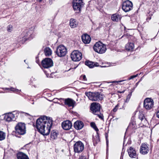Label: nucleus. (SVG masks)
<instances>
[{
    "label": "nucleus",
    "instance_id": "f257e3e1",
    "mask_svg": "<svg viewBox=\"0 0 159 159\" xmlns=\"http://www.w3.org/2000/svg\"><path fill=\"white\" fill-rule=\"evenodd\" d=\"M52 125V118L43 116L37 119L36 122V127L41 134L43 135H48L50 133Z\"/></svg>",
    "mask_w": 159,
    "mask_h": 159
},
{
    "label": "nucleus",
    "instance_id": "f03ea898",
    "mask_svg": "<svg viewBox=\"0 0 159 159\" xmlns=\"http://www.w3.org/2000/svg\"><path fill=\"white\" fill-rule=\"evenodd\" d=\"M85 94L89 100L92 101H99L103 98V95L99 92H85Z\"/></svg>",
    "mask_w": 159,
    "mask_h": 159
},
{
    "label": "nucleus",
    "instance_id": "7ed1b4c3",
    "mask_svg": "<svg viewBox=\"0 0 159 159\" xmlns=\"http://www.w3.org/2000/svg\"><path fill=\"white\" fill-rule=\"evenodd\" d=\"M100 105L97 102H94L91 104L90 109L93 113L98 116L99 118L102 120L103 119V116L100 112Z\"/></svg>",
    "mask_w": 159,
    "mask_h": 159
},
{
    "label": "nucleus",
    "instance_id": "20e7f679",
    "mask_svg": "<svg viewBox=\"0 0 159 159\" xmlns=\"http://www.w3.org/2000/svg\"><path fill=\"white\" fill-rule=\"evenodd\" d=\"M94 50L100 54L105 52L107 50L106 45L100 42H96L93 46Z\"/></svg>",
    "mask_w": 159,
    "mask_h": 159
},
{
    "label": "nucleus",
    "instance_id": "39448f33",
    "mask_svg": "<svg viewBox=\"0 0 159 159\" xmlns=\"http://www.w3.org/2000/svg\"><path fill=\"white\" fill-rule=\"evenodd\" d=\"M16 134L23 135L26 133L25 125L24 123H18L15 127Z\"/></svg>",
    "mask_w": 159,
    "mask_h": 159
},
{
    "label": "nucleus",
    "instance_id": "423d86ee",
    "mask_svg": "<svg viewBox=\"0 0 159 159\" xmlns=\"http://www.w3.org/2000/svg\"><path fill=\"white\" fill-rule=\"evenodd\" d=\"M33 33V30L32 29H30L25 30L22 34L23 39L25 41L28 39L30 40L34 37Z\"/></svg>",
    "mask_w": 159,
    "mask_h": 159
},
{
    "label": "nucleus",
    "instance_id": "0eeeda50",
    "mask_svg": "<svg viewBox=\"0 0 159 159\" xmlns=\"http://www.w3.org/2000/svg\"><path fill=\"white\" fill-rule=\"evenodd\" d=\"M72 60L74 61H80L82 57V53L78 50H74L71 53L70 55Z\"/></svg>",
    "mask_w": 159,
    "mask_h": 159
},
{
    "label": "nucleus",
    "instance_id": "6e6552de",
    "mask_svg": "<svg viewBox=\"0 0 159 159\" xmlns=\"http://www.w3.org/2000/svg\"><path fill=\"white\" fill-rule=\"evenodd\" d=\"M56 54L59 57H64L67 53V49L63 45L58 46L55 51Z\"/></svg>",
    "mask_w": 159,
    "mask_h": 159
},
{
    "label": "nucleus",
    "instance_id": "1a4fd4ad",
    "mask_svg": "<svg viewBox=\"0 0 159 159\" xmlns=\"http://www.w3.org/2000/svg\"><path fill=\"white\" fill-rule=\"evenodd\" d=\"M84 3L82 0H73V7L75 11L80 12L82 7L84 6Z\"/></svg>",
    "mask_w": 159,
    "mask_h": 159
},
{
    "label": "nucleus",
    "instance_id": "9d476101",
    "mask_svg": "<svg viewBox=\"0 0 159 159\" xmlns=\"http://www.w3.org/2000/svg\"><path fill=\"white\" fill-rule=\"evenodd\" d=\"M133 7L132 3L129 0L124 2L122 4V10L125 12L129 11L132 9Z\"/></svg>",
    "mask_w": 159,
    "mask_h": 159
},
{
    "label": "nucleus",
    "instance_id": "9b49d317",
    "mask_svg": "<svg viewBox=\"0 0 159 159\" xmlns=\"http://www.w3.org/2000/svg\"><path fill=\"white\" fill-rule=\"evenodd\" d=\"M84 144L81 141H78L74 145V150L75 152L80 153L84 149Z\"/></svg>",
    "mask_w": 159,
    "mask_h": 159
},
{
    "label": "nucleus",
    "instance_id": "f8f14e48",
    "mask_svg": "<svg viewBox=\"0 0 159 159\" xmlns=\"http://www.w3.org/2000/svg\"><path fill=\"white\" fill-rule=\"evenodd\" d=\"M43 67L48 69L53 66V63L52 60L49 58H46L42 61Z\"/></svg>",
    "mask_w": 159,
    "mask_h": 159
},
{
    "label": "nucleus",
    "instance_id": "ddd939ff",
    "mask_svg": "<svg viewBox=\"0 0 159 159\" xmlns=\"http://www.w3.org/2000/svg\"><path fill=\"white\" fill-rule=\"evenodd\" d=\"M153 106V102L151 99L147 98L144 100L143 102V106L147 110L151 109Z\"/></svg>",
    "mask_w": 159,
    "mask_h": 159
},
{
    "label": "nucleus",
    "instance_id": "4468645a",
    "mask_svg": "<svg viewBox=\"0 0 159 159\" xmlns=\"http://www.w3.org/2000/svg\"><path fill=\"white\" fill-rule=\"evenodd\" d=\"M59 100H61V102L63 101L64 102L65 104L67 105L68 107H74L75 105V102L73 100L70 98H61Z\"/></svg>",
    "mask_w": 159,
    "mask_h": 159
},
{
    "label": "nucleus",
    "instance_id": "2eb2a0df",
    "mask_svg": "<svg viewBox=\"0 0 159 159\" xmlns=\"http://www.w3.org/2000/svg\"><path fill=\"white\" fill-rule=\"evenodd\" d=\"M148 146V144L146 143L141 144L140 149V153L144 155L148 154L149 151Z\"/></svg>",
    "mask_w": 159,
    "mask_h": 159
},
{
    "label": "nucleus",
    "instance_id": "dca6fc26",
    "mask_svg": "<svg viewBox=\"0 0 159 159\" xmlns=\"http://www.w3.org/2000/svg\"><path fill=\"white\" fill-rule=\"evenodd\" d=\"M61 126L64 129L68 130L71 128L72 124L69 120L64 121L62 122Z\"/></svg>",
    "mask_w": 159,
    "mask_h": 159
},
{
    "label": "nucleus",
    "instance_id": "f3484780",
    "mask_svg": "<svg viewBox=\"0 0 159 159\" xmlns=\"http://www.w3.org/2000/svg\"><path fill=\"white\" fill-rule=\"evenodd\" d=\"M129 156L131 158H135L137 157V155L136 153L135 149L134 148L131 147L127 150Z\"/></svg>",
    "mask_w": 159,
    "mask_h": 159
},
{
    "label": "nucleus",
    "instance_id": "a211bd4d",
    "mask_svg": "<svg viewBox=\"0 0 159 159\" xmlns=\"http://www.w3.org/2000/svg\"><path fill=\"white\" fill-rule=\"evenodd\" d=\"M4 119L6 121L10 122L15 120L14 115L11 113H9L5 115Z\"/></svg>",
    "mask_w": 159,
    "mask_h": 159
},
{
    "label": "nucleus",
    "instance_id": "6ab92c4d",
    "mask_svg": "<svg viewBox=\"0 0 159 159\" xmlns=\"http://www.w3.org/2000/svg\"><path fill=\"white\" fill-rule=\"evenodd\" d=\"M81 39L83 42L85 44L89 43L91 40L90 36L86 34L82 35Z\"/></svg>",
    "mask_w": 159,
    "mask_h": 159
},
{
    "label": "nucleus",
    "instance_id": "aec40b11",
    "mask_svg": "<svg viewBox=\"0 0 159 159\" xmlns=\"http://www.w3.org/2000/svg\"><path fill=\"white\" fill-rule=\"evenodd\" d=\"M74 126L76 129L80 130L83 127L84 125L82 121L80 120H77L74 123Z\"/></svg>",
    "mask_w": 159,
    "mask_h": 159
},
{
    "label": "nucleus",
    "instance_id": "412c9836",
    "mask_svg": "<svg viewBox=\"0 0 159 159\" xmlns=\"http://www.w3.org/2000/svg\"><path fill=\"white\" fill-rule=\"evenodd\" d=\"M85 64L90 68H93L95 66L98 67L99 66L98 63L97 62H93L89 61H86L85 62Z\"/></svg>",
    "mask_w": 159,
    "mask_h": 159
},
{
    "label": "nucleus",
    "instance_id": "4be33fe9",
    "mask_svg": "<svg viewBox=\"0 0 159 159\" xmlns=\"http://www.w3.org/2000/svg\"><path fill=\"white\" fill-rule=\"evenodd\" d=\"M16 156L17 159H29L28 157L25 153L19 152L17 153Z\"/></svg>",
    "mask_w": 159,
    "mask_h": 159
},
{
    "label": "nucleus",
    "instance_id": "5701e85b",
    "mask_svg": "<svg viewBox=\"0 0 159 159\" xmlns=\"http://www.w3.org/2000/svg\"><path fill=\"white\" fill-rule=\"evenodd\" d=\"M78 22L75 19H71L70 21V25L71 28H76L78 25Z\"/></svg>",
    "mask_w": 159,
    "mask_h": 159
},
{
    "label": "nucleus",
    "instance_id": "b1692460",
    "mask_svg": "<svg viewBox=\"0 0 159 159\" xmlns=\"http://www.w3.org/2000/svg\"><path fill=\"white\" fill-rule=\"evenodd\" d=\"M121 18L120 15L117 14H114L111 16V20L114 21H118L120 20Z\"/></svg>",
    "mask_w": 159,
    "mask_h": 159
},
{
    "label": "nucleus",
    "instance_id": "393cba45",
    "mask_svg": "<svg viewBox=\"0 0 159 159\" xmlns=\"http://www.w3.org/2000/svg\"><path fill=\"white\" fill-rule=\"evenodd\" d=\"M134 48V45L133 43H129L125 46L126 49L128 51H132Z\"/></svg>",
    "mask_w": 159,
    "mask_h": 159
},
{
    "label": "nucleus",
    "instance_id": "a878e982",
    "mask_svg": "<svg viewBox=\"0 0 159 159\" xmlns=\"http://www.w3.org/2000/svg\"><path fill=\"white\" fill-rule=\"evenodd\" d=\"M58 134V132L56 130H52L51 133V138L52 139H57Z\"/></svg>",
    "mask_w": 159,
    "mask_h": 159
},
{
    "label": "nucleus",
    "instance_id": "bb28decb",
    "mask_svg": "<svg viewBox=\"0 0 159 159\" xmlns=\"http://www.w3.org/2000/svg\"><path fill=\"white\" fill-rule=\"evenodd\" d=\"M44 52L45 55L47 56H49L51 55L52 51L49 47H46L45 48Z\"/></svg>",
    "mask_w": 159,
    "mask_h": 159
},
{
    "label": "nucleus",
    "instance_id": "cd10ccee",
    "mask_svg": "<svg viewBox=\"0 0 159 159\" xmlns=\"http://www.w3.org/2000/svg\"><path fill=\"white\" fill-rule=\"evenodd\" d=\"M95 137L96 138H94L93 139V142L94 146H95V145L98 143L100 141L99 135L98 133V134H97V135H96Z\"/></svg>",
    "mask_w": 159,
    "mask_h": 159
},
{
    "label": "nucleus",
    "instance_id": "c85d7f7f",
    "mask_svg": "<svg viewBox=\"0 0 159 159\" xmlns=\"http://www.w3.org/2000/svg\"><path fill=\"white\" fill-rule=\"evenodd\" d=\"M2 89H3V90H7L8 91H11L13 92H19V90L18 89H15V88H13V87H11L10 88H3Z\"/></svg>",
    "mask_w": 159,
    "mask_h": 159
},
{
    "label": "nucleus",
    "instance_id": "c756f323",
    "mask_svg": "<svg viewBox=\"0 0 159 159\" xmlns=\"http://www.w3.org/2000/svg\"><path fill=\"white\" fill-rule=\"evenodd\" d=\"M6 137V134L3 131H0V141L4 139Z\"/></svg>",
    "mask_w": 159,
    "mask_h": 159
},
{
    "label": "nucleus",
    "instance_id": "7c9ffc66",
    "mask_svg": "<svg viewBox=\"0 0 159 159\" xmlns=\"http://www.w3.org/2000/svg\"><path fill=\"white\" fill-rule=\"evenodd\" d=\"M90 125L96 131L97 134H98V132L99 131L97 127L94 122H92L90 123Z\"/></svg>",
    "mask_w": 159,
    "mask_h": 159
},
{
    "label": "nucleus",
    "instance_id": "2f4dec72",
    "mask_svg": "<svg viewBox=\"0 0 159 159\" xmlns=\"http://www.w3.org/2000/svg\"><path fill=\"white\" fill-rule=\"evenodd\" d=\"M13 26L9 25L7 27V30L9 32H11L13 30Z\"/></svg>",
    "mask_w": 159,
    "mask_h": 159
},
{
    "label": "nucleus",
    "instance_id": "473e14b6",
    "mask_svg": "<svg viewBox=\"0 0 159 159\" xmlns=\"http://www.w3.org/2000/svg\"><path fill=\"white\" fill-rule=\"evenodd\" d=\"M131 93H129L128 94V95L127 96L126 100L125 102H128V101H129V100L130 98V97H131Z\"/></svg>",
    "mask_w": 159,
    "mask_h": 159
},
{
    "label": "nucleus",
    "instance_id": "72a5a7b5",
    "mask_svg": "<svg viewBox=\"0 0 159 159\" xmlns=\"http://www.w3.org/2000/svg\"><path fill=\"white\" fill-rule=\"evenodd\" d=\"M119 106V104H117L115 107L112 110V111H114V112H116L117 111V110L118 108V107Z\"/></svg>",
    "mask_w": 159,
    "mask_h": 159
},
{
    "label": "nucleus",
    "instance_id": "f704fd0d",
    "mask_svg": "<svg viewBox=\"0 0 159 159\" xmlns=\"http://www.w3.org/2000/svg\"><path fill=\"white\" fill-rule=\"evenodd\" d=\"M144 118V116L143 114H140L139 116V118L141 120H143Z\"/></svg>",
    "mask_w": 159,
    "mask_h": 159
},
{
    "label": "nucleus",
    "instance_id": "c9c22d12",
    "mask_svg": "<svg viewBox=\"0 0 159 159\" xmlns=\"http://www.w3.org/2000/svg\"><path fill=\"white\" fill-rule=\"evenodd\" d=\"M79 159H88V158L85 156H81L80 157Z\"/></svg>",
    "mask_w": 159,
    "mask_h": 159
},
{
    "label": "nucleus",
    "instance_id": "e433bc0d",
    "mask_svg": "<svg viewBox=\"0 0 159 159\" xmlns=\"http://www.w3.org/2000/svg\"><path fill=\"white\" fill-rule=\"evenodd\" d=\"M137 75H138V74H137L136 75L132 76L130 77V78L129 79V80H130L134 78H135L136 77H137Z\"/></svg>",
    "mask_w": 159,
    "mask_h": 159
},
{
    "label": "nucleus",
    "instance_id": "4c0bfd02",
    "mask_svg": "<svg viewBox=\"0 0 159 159\" xmlns=\"http://www.w3.org/2000/svg\"><path fill=\"white\" fill-rule=\"evenodd\" d=\"M83 80L84 81H86L87 80L85 75H84L82 77Z\"/></svg>",
    "mask_w": 159,
    "mask_h": 159
},
{
    "label": "nucleus",
    "instance_id": "58836bf2",
    "mask_svg": "<svg viewBox=\"0 0 159 159\" xmlns=\"http://www.w3.org/2000/svg\"><path fill=\"white\" fill-rule=\"evenodd\" d=\"M106 138L107 145V146L108 145V141L107 136H106Z\"/></svg>",
    "mask_w": 159,
    "mask_h": 159
},
{
    "label": "nucleus",
    "instance_id": "ea45409f",
    "mask_svg": "<svg viewBox=\"0 0 159 159\" xmlns=\"http://www.w3.org/2000/svg\"><path fill=\"white\" fill-rule=\"evenodd\" d=\"M125 80H119V81H113V82H112V83H115V82H118H118H123V81H125Z\"/></svg>",
    "mask_w": 159,
    "mask_h": 159
},
{
    "label": "nucleus",
    "instance_id": "a19ab883",
    "mask_svg": "<svg viewBox=\"0 0 159 159\" xmlns=\"http://www.w3.org/2000/svg\"><path fill=\"white\" fill-rule=\"evenodd\" d=\"M157 116L158 118H159V110L157 113Z\"/></svg>",
    "mask_w": 159,
    "mask_h": 159
},
{
    "label": "nucleus",
    "instance_id": "79ce46f5",
    "mask_svg": "<svg viewBox=\"0 0 159 159\" xmlns=\"http://www.w3.org/2000/svg\"><path fill=\"white\" fill-rule=\"evenodd\" d=\"M124 92H125L124 90L122 91L118 90L117 91V93H123Z\"/></svg>",
    "mask_w": 159,
    "mask_h": 159
},
{
    "label": "nucleus",
    "instance_id": "37998d69",
    "mask_svg": "<svg viewBox=\"0 0 159 159\" xmlns=\"http://www.w3.org/2000/svg\"><path fill=\"white\" fill-rule=\"evenodd\" d=\"M133 125H134V124H133V123H130L128 126V127L129 128L130 127H132L131 126L132 125L133 126Z\"/></svg>",
    "mask_w": 159,
    "mask_h": 159
},
{
    "label": "nucleus",
    "instance_id": "c03bdc74",
    "mask_svg": "<svg viewBox=\"0 0 159 159\" xmlns=\"http://www.w3.org/2000/svg\"><path fill=\"white\" fill-rule=\"evenodd\" d=\"M100 67H107V66H100Z\"/></svg>",
    "mask_w": 159,
    "mask_h": 159
},
{
    "label": "nucleus",
    "instance_id": "a18cd8bd",
    "mask_svg": "<svg viewBox=\"0 0 159 159\" xmlns=\"http://www.w3.org/2000/svg\"><path fill=\"white\" fill-rule=\"evenodd\" d=\"M124 154V152H122L121 153V156H123V157Z\"/></svg>",
    "mask_w": 159,
    "mask_h": 159
},
{
    "label": "nucleus",
    "instance_id": "49530a36",
    "mask_svg": "<svg viewBox=\"0 0 159 159\" xmlns=\"http://www.w3.org/2000/svg\"><path fill=\"white\" fill-rule=\"evenodd\" d=\"M120 159H123V157L122 156H120Z\"/></svg>",
    "mask_w": 159,
    "mask_h": 159
},
{
    "label": "nucleus",
    "instance_id": "de8ad7c7",
    "mask_svg": "<svg viewBox=\"0 0 159 159\" xmlns=\"http://www.w3.org/2000/svg\"><path fill=\"white\" fill-rule=\"evenodd\" d=\"M37 0L38 2H41L42 1V0Z\"/></svg>",
    "mask_w": 159,
    "mask_h": 159
},
{
    "label": "nucleus",
    "instance_id": "09e8293b",
    "mask_svg": "<svg viewBox=\"0 0 159 159\" xmlns=\"http://www.w3.org/2000/svg\"><path fill=\"white\" fill-rule=\"evenodd\" d=\"M25 61H26V60H24V62H25Z\"/></svg>",
    "mask_w": 159,
    "mask_h": 159
},
{
    "label": "nucleus",
    "instance_id": "8fccbe9b",
    "mask_svg": "<svg viewBox=\"0 0 159 159\" xmlns=\"http://www.w3.org/2000/svg\"><path fill=\"white\" fill-rule=\"evenodd\" d=\"M125 105V104H124V105H123V107H124V105Z\"/></svg>",
    "mask_w": 159,
    "mask_h": 159
},
{
    "label": "nucleus",
    "instance_id": "3c124183",
    "mask_svg": "<svg viewBox=\"0 0 159 159\" xmlns=\"http://www.w3.org/2000/svg\"><path fill=\"white\" fill-rule=\"evenodd\" d=\"M44 71L45 72L46 71L44 70Z\"/></svg>",
    "mask_w": 159,
    "mask_h": 159
}]
</instances>
